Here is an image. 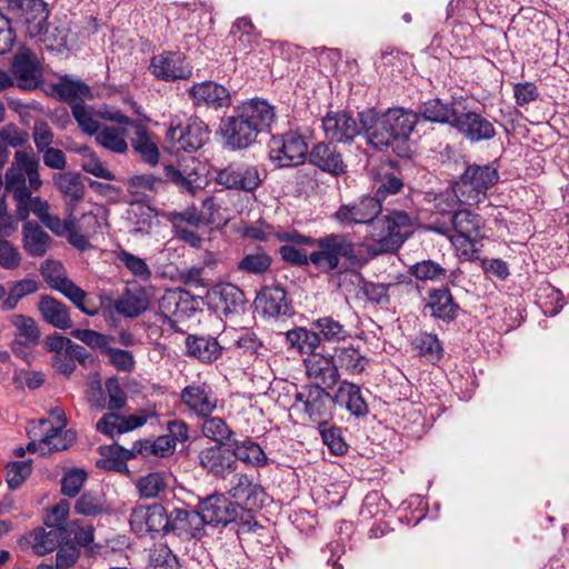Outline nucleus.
I'll return each instance as SVG.
<instances>
[{"instance_id": "obj_53", "label": "nucleus", "mask_w": 569, "mask_h": 569, "mask_svg": "<svg viewBox=\"0 0 569 569\" xmlns=\"http://www.w3.org/2000/svg\"><path fill=\"white\" fill-rule=\"evenodd\" d=\"M317 427L323 443L332 455L343 456L347 453L349 446L343 438L341 427L330 425V422H325Z\"/></svg>"}, {"instance_id": "obj_50", "label": "nucleus", "mask_w": 569, "mask_h": 569, "mask_svg": "<svg viewBox=\"0 0 569 569\" xmlns=\"http://www.w3.org/2000/svg\"><path fill=\"white\" fill-rule=\"evenodd\" d=\"M38 67V60L36 54L26 46L22 50L17 53L11 63L12 74L22 81L33 80Z\"/></svg>"}, {"instance_id": "obj_63", "label": "nucleus", "mask_w": 569, "mask_h": 569, "mask_svg": "<svg viewBox=\"0 0 569 569\" xmlns=\"http://www.w3.org/2000/svg\"><path fill=\"white\" fill-rule=\"evenodd\" d=\"M12 323L18 330L16 338L27 341V343H38L40 331L37 322L31 317L17 315L13 317Z\"/></svg>"}, {"instance_id": "obj_19", "label": "nucleus", "mask_w": 569, "mask_h": 569, "mask_svg": "<svg viewBox=\"0 0 569 569\" xmlns=\"http://www.w3.org/2000/svg\"><path fill=\"white\" fill-rule=\"evenodd\" d=\"M198 463L207 476L217 480L227 479L238 468L231 448L227 445H212L201 449L198 453Z\"/></svg>"}, {"instance_id": "obj_42", "label": "nucleus", "mask_w": 569, "mask_h": 569, "mask_svg": "<svg viewBox=\"0 0 569 569\" xmlns=\"http://www.w3.org/2000/svg\"><path fill=\"white\" fill-rule=\"evenodd\" d=\"M271 266V256L261 246H256L253 252L244 253L237 262V271L246 274L261 276L268 272Z\"/></svg>"}, {"instance_id": "obj_29", "label": "nucleus", "mask_w": 569, "mask_h": 569, "mask_svg": "<svg viewBox=\"0 0 569 569\" xmlns=\"http://www.w3.org/2000/svg\"><path fill=\"white\" fill-rule=\"evenodd\" d=\"M333 391L336 409L343 408L358 419L368 416L369 406L362 396L360 386L342 380Z\"/></svg>"}, {"instance_id": "obj_14", "label": "nucleus", "mask_w": 569, "mask_h": 569, "mask_svg": "<svg viewBox=\"0 0 569 569\" xmlns=\"http://www.w3.org/2000/svg\"><path fill=\"white\" fill-rule=\"evenodd\" d=\"M256 308L262 317L280 319L296 313L293 301L280 283L263 286L256 296Z\"/></svg>"}, {"instance_id": "obj_18", "label": "nucleus", "mask_w": 569, "mask_h": 569, "mask_svg": "<svg viewBox=\"0 0 569 569\" xmlns=\"http://www.w3.org/2000/svg\"><path fill=\"white\" fill-rule=\"evenodd\" d=\"M310 166L333 178H339L348 172L345 154L336 142L319 141L309 149L308 160Z\"/></svg>"}, {"instance_id": "obj_9", "label": "nucleus", "mask_w": 569, "mask_h": 569, "mask_svg": "<svg viewBox=\"0 0 569 569\" xmlns=\"http://www.w3.org/2000/svg\"><path fill=\"white\" fill-rule=\"evenodd\" d=\"M308 156V142L299 130L272 134L268 142V157L277 169L298 168L307 162Z\"/></svg>"}, {"instance_id": "obj_15", "label": "nucleus", "mask_w": 569, "mask_h": 569, "mask_svg": "<svg viewBox=\"0 0 569 569\" xmlns=\"http://www.w3.org/2000/svg\"><path fill=\"white\" fill-rule=\"evenodd\" d=\"M8 10L26 26L30 38L48 32L49 9L43 0H10Z\"/></svg>"}, {"instance_id": "obj_39", "label": "nucleus", "mask_w": 569, "mask_h": 569, "mask_svg": "<svg viewBox=\"0 0 569 569\" xmlns=\"http://www.w3.org/2000/svg\"><path fill=\"white\" fill-rule=\"evenodd\" d=\"M229 447L231 448L234 462L237 463L238 460L253 467H262L268 463V458L263 449L251 438H246L244 440L233 439V441L229 443Z\"/></svg>"}, {"instance_id": "obj_34", "label": "nucleus", "mask_w": 569, "mask_h": 569, "mask_svg": "<svg viewBox=\"0 0 569 569\" xmlns=\"http://www.w3.org/2000/svg\"><path fill=\"white\" fill-rule=\"evenodd\" d=\"M100 299L102 306H104V301L109 305L113 303L117 312L127 318H137L149 308V299L143 288H138L136 290L126 288L122 297L114 301L110 298Z\"/></svg>"}, {"instance_id": "obj_1", "label": "nucleus", "mask_w": 569, "mask_h": 569, "mask_svg": "<svg viewBox=\"0 0 569 569\" xmlns=\"http://www.w3.org/2000/svg\"><path fill=\"white\" fill-rule=\"evenodd\" d=\"M368 147L378 152L391 151L401 159L415 153L410 139L418 124L415 110L405 107H368L358 112Z\"/></svg>"}, {"instance_id": "obj_22", "label": "nucleus", "mask_w": 569, "mask_h": 569, "mask_svg": "<svg viewBox=\"0 0 569 569\" xmlns=\"http://www.w3.org/2000/svg\"><path fill=\"white\" fill-rule=\"evenodd\" d=\"M228 493L243 510L247 509L253 512L254 516L256 510L261 509L267 499L264 488L244 473L233 476Z\"/></svg>"}, {"instance_id": "obj_11", "label": "nucleus", "mask_w": 569, "mask_h": 569, "mask_svg": "<svg viewBox=\"0 0 569 569\" xmlns=\"http://www.w3.org/2000/svg\"><path fill=\"white\" fill-rule=\"evenodd\" d=\"M452 129L470 143L490 141L497 136L495 119H490L479 108L470 107L462 98Z\"/></svg>"}, {"instance_id": "obj_7", "label": "nucleus", "mask_w": 569, "mask_h": 569, "mask_svg": "<svg viewBox=\"0 0 569 569\" xmlns=\"http://www.w3.org/2000/svg\"><path fill=\"white\" fill-rule=\"evenodd\" d=\"M495 160L486 164L467 163L462 167V172L450 180V188L462 194L465 203H478L481 198L487 196L499 181L498 166Z\"/></svg>"}, {"instance_id": "obj_4", "label": "nucleus", "mask_w": 569, "mask_h": 569, "mask_svg": "<svg viewBox=\"0 0 569 569\" xmlns=\"http://www.w3.org/2000/svg\"><path fill=\"white\" fill-rule=\"evenodd\" d=\"M312 264L323 271L337 270L341 260L352 267H362L368 262L363 254L367 243L355 241L349 232H332L312 238Z\"/></svg>"}, {"instance_id": "obj_47", "label": "nucleus", "mask_w": 569, "mask_h": 569, "mask_svg": "<svg viewBox=\"0 0 569 569\" xmlns=\"http://www.w3.org/2000/svg\"><path fill=\"white\" fill-rule=\"evenodd\" d=\"M77 440V432L73 429H47L41 437V446L44 452L42 456L69 449Z\"/></svg>"}, {"instance_id": "obj_56", "label": "nucleus", "mask_w": 569, "mask_h": 569, "mask_svg": "<svg viewBox=\"0 0 569 569\" xmlns=\"http://www.w3.org/2000/svg\"><path fill=\"white\" fill-rule=\"evenodd\" d=\"M71 112L83 133L96 136L99 131V122L93 117L91 107L87 106L83 100H79L71 104Z\"/></svg>"}, {"instance_id": "obj_43", "label": "nucleus", "mask_w": 569, "mask_h": 569, "mask_svg": "<svg viewBox=\"0 0 569 569\" xmlns=\"http://www.w3.org/2000/svg\"><path fill=\"white\" fill-rule=\"evenodd\" d=\"M310 326H312V329L316 331L320 345L322 342H339L349 337V331L346 327L331 316L312 320Z\"/></svg>"}, {"instance_id": "obj_64", "label": "nucleus", "mask_w": 569, "mask_h": 569, "mask_svg": "<svg viewBox=\"0 0 569 569\" xmlns=\"http://www.w3.org/2000/svg\"><path fill=\"white\" fill-rule=\"evenodd\" d=\"M40 273L44 281L53 289H57L63 280L69 279L66 276L62 262L53 259H47L41 263Z\"/></svg>"}, {"instance_id": "obj_32", "label": "nucleus", "mask_w": 569, "mask_h": 569, "mask_svg": "<svg viewBox=\"0 0 569 569\" xmlns=\"http://www.w3.org/2000/svg\"><path fill=\"white\" fill-rule=\"evenodd\" d=\"M38 310L43 321L57 329L67 330L73 327L69 308L52 296H41L38 302Z\"/></svg>"}, {"instance_id": "obj_26", "label": "nucleus", "mask_w": 569, "mask_h": 569, "mask_svg": "<svg viewBox=\"0 0 569 569\" xmlns=\"http://www.w3.org/2000/svg\"><path fill=\"white\" fill-rule=\"evenodd\" d=\"M306 375L310 379L306 385H318L327 389L335 388L342 381L340 372L330 355H313V358L305 359Z\"/></svg>"}, {"instance_id": "obj_58", "label": "nucleus", "mask_w": 569, "mask_h": 569, "mask_svg": "<svg viewBox=\"0 0 569 569\" xmlns=\"http://www.w3.org/2000/svg\"><path fill=\"white\" fill-rule=\"evenodd\" d=\"M32 472V460L10 461L6 467V480L11 490H17Z\"/></svg>"}, {"instance_id": "obj_52", "label": "nucleus", "mask_w": 569, "mask_h": 569, "mask_svg": "<svg viewBox=\"0 0 569 569\" xmlns=\"http://www.w3.org/2000/svg\"><path fill=\"white\" fill-rule=\"evenodd\" d=\"M53 183L58 190L73 201H80L84 196V184L80 174L76 172H62L53 176Z\"/></svg>"}, {"instance_id": "obj_13", "label": "nucleus", "mask_w": 569, "mask_h": 569, "mask_svg": "<svg viewBox=\"0 0 569 569\" xmlns=\"http://www.w3.org/2000/svg\"><path fill=\"white\" fill-rule=\"evenodd\" d=\"M383 207L373 194H363L350 203H342L331 218L342 227L371 224L382 212Z\"/></svg>"}, {"instance_id": "obj_46", "label": "nucleus", "mask_w": 569, "mask_h": 569, "mask_svg": "<svg viewBox=\"0 0 569 569\" xmlns=\"http://www.w3.org/2000/svg\"><path fill=\"white\" fill-rule=\"evenodd\" d=\"M136 137L131 141L133 150L140 156V158L150 166H156L159 161V149L158 146L150 139L148 129L138 123L134 127Z\"/></svg>"}, {"instance_id": "obj_60", "label": "nucleus", "mask_w": 569, "mask_h": 569, "mask_svg": "<svg viewBox=\"0 0 569 569\" xmlns=\"http://www.w3.org/2000/svg\"><path fill=\"white\" fill-rule=\"evenodd\" d=\"M96 142L114 153H124L128 143L120 137L119 130L113 127H104L96 133Z\"/></svg>"}, {"instance_id": "obj_23", "label": "nucleus", "mask_w": 569, "mask_h": 569, "mask_svg": "<svg viewBox=\"0 0 569 569\" xmlns=\"http://www.w3.org/2000/svg\"><path fill=\"white\" fill-rule=\"evenodd\" d=\"M204 520L199 510H188L183 508H173L169 512V531L180 538L189 541L192 539H201L204 533Z\"/></svg>"}, {"instance_id": "obj_10", "label": "nucleus", "mask_w": 569, "mask_h": 569, "mask_svg": "<svg viewBox=\"0 0 569 569\" xmlns=\"http://www.w3.org/2000/svg\"><path fill=\"white\" fill-rule=\"evenodd\" d=\"M209 134L208 126L200 118L176 114L170 118L166 140L176 150L194 152L206 144Z\"/></svg>"}, {"instance_id": "obj_54", "label": "nucleus", "mask_w": 569, "mask_h": 569, "mask_svg": "<svg viewBox=\"0 0 569 569\" xmlns=\"http://www.w3.org/2000/svg\"><path fill=\"white\" fill-rule=\"evenodd\" d=\"M153 209L141 201H132L128 210V220L134 233H149L152 227Z\"/></svg>"}, {"instance_id": "obj_57", "label": "nucleus", "mask_w": 569, "mask_h": 569, "mask_svg": "<svg viewBox=\"0 0 569 569\" xmlns=\"http://www.w3.org/2000/svg\"><path fill=\"white\" fill-rule=\"evenodd\" d=\"M117 259L139 280L147 282L152 272L144 259L121 249L117 252Z\"/></svg>"}, {"instance_id": "obj_55", "label": "nucleus", "mask_w": 569, "mask_h": 569, "mask_svg": "<svg viewBox=\"0 0 569 569\" xmlns=\"http://www.w3.org/2000/svg\"><path fill=\"white\" fill-rule=\"evenodd\" d=\"M408 272L420 281L438 282L447 277V269L431 259L416 262L409 267Z\"/></svg>"}, {"instance_id": "obj_41", "label": "nucleus", "mask_w": 569, "mask_h": 569, "mask_svg": "<svg viewBox=\"0 0 569 569\" xmlns=\"http://www.w3.org/2000/svg\"><path fill=\"white\" fill-rule=\"evenodd\" d=\"M52 89L59 101L70 104L77 102V98H80V100L93 98L92 90L86 82L72 80L68 76H63L60 82L52 86Z\"/></svg>"}, {"instance_id": "obj_12", "label": "nucleus", "mask_w": 569, "mask_h": 569, "mask_svg": "<svg viewBox=\"0 0 569 569\" xmlns=\"http://www.w3.org/2000/svg\"><path fill=\"white\" fill-rule=\"evenodd\" d=\"M462 309L453 297L448 284L432 287L427 290L422 300V313L429 315L433 320L450 325L455 322Z\"/></svg>"}, {"instance_id": "obj_38", "label": "nucleus", "mask_w": 569, "mask_h": 569, "mask_svg": "<svg viewBox=\"0 0 569 569\" xmlns=\"http://www.w3.org/2000/svg\"><path fill=\"white\" fill-rule=\"evenodd\" d=\"M286 343L291 350H296L301 355H308L313 358V355H319L317 350L321 348L319 338L316 331L310 328L296 327L286 332Z\"/></svg>"}, {"instance_id": "obj_40", "label": "nucleus", "mask_w": 569, "mask_h": 569, "mask_svg": "<svg viewBox=\"0 0 569 569\" xmlns=\"http://www.w3.org/2000/svg\"><path fill=\"white\" fill-rule=\"evenodd\" d=\"M358 297L370 305L379 306L381 308L390 305L391 298L389 290L396 287V283L373 282L367 280L361 273H358Z\"/></svg>"}, {"instance_id": "obj_20", "label": "nucleus", "mask_w": 569, "mask_h": 569, "mask_svg": "<svg viewBox=\"0 0 569 569\" xmlns=\"http://www.w3.org/2000/svg\"><path fill=\"white\" fill-rule=\"evenodd\" d=\"M216 182L226 189L252 192L262 182L256 166L231 162L217 171Z\"/></svg>"}, {"instance_id": "obj_35", "label": "nucleus", "mask_w": 569, "mask_h": 569, "mask_svg": "<svg viewBox=\"0 0 569 569\" xmlns=\"http://www.w3.org/2000/svg\"><path fill=\"white\" fill-rule=\"evenodd\" d=\"M52 242L51 237L37 221H26L22 226V246L30 257H43Z\"/></svg>"}, {"instance_id": "obj_8", "label": "nucleus", "mask_w": 569, "mask_h": 569, "mask_svg": "<svg viewBox=\"0 0 569 569\" xmlns=\"http://www.w3.org/2000/svg\"><path fill=\"white\" fill-rule=\"evenodd\" d=\"M293 407L311 423L331 422L337 412L335 391L318 385H302L293 395Z\"/></svg>"}, {"instance_id": "obj_27", "label": "nucleus", "mask_w": 569, "mask_h": 569, "mask_svg": "<svg viewBox=\"0 0 569 569\" xmlns=\"http://www.w3.org/2000/svg\"><path fill=\"white\" fill-rule=\"evenodd\" d=\"M181 402L197 417L209 418L217 409L218 399L207 383H191L180 392Z\"/></svg>"}, {"instance_id": "obj_45", "label": "nucleus", "mask_w": 569, "mask_h": 569, "mask_svg": "<svg viewBox=\"0 0 569 569\" xmlns=\"http://www.w3.org/2000/svg\"><path fill=\"white\" fill-rule=\"evenodd\" d=\"M118 449L119 443L116 441L111 445L99 446L97 451L101 458L96 461V467L108 472L129 475L128 465L123 461L121 451Z\"/></svg>"}, {"instance_id": "obj_16", "label": "nucleus", "mask_w": 569, "mask_h": 569, "mask_svg": "<svg viewBox=\"0 0 569 569\" xmlns=\"http://www.w3.org/2000/svg\"><path fill=\"white\" fill-rule=\"evenodd\" d=\"M149 71L158 80L173 82L188 80L192 76V67L181 51L164 50L151 58Z\"/></svg>"}, {"instance_id": "obj_31", "label": "nucleus", "mask_w": 569, "mask_h": 569, "mask_svg": "<svg viewBox=\"0 0 569 569\" xmlns=\"http://www.w3.org/2000/svg\"><path fill=\"white\" fill-rule=\"evenodd\" d=\"M43 527L34 528L30 535V543L34 553L44 556L70 540L71 529L67 527Z\"/></svg>"}, {"instance_id": "obj_6", "label": "nucleus", "mask_w": 569, "mask_h": 569, "mask_svg": "<svg viewBox=\"0 0 569 569\" xmlns=\"http://www.w3.org/2000/svg\"><path fill=\"white\" fill-rule=\"evenodd\" d=\"M415 218L411 213L392 209L373 224L369 238L373 243L367 246V253L373 258L383 253H396L412 233Z\"/></svg>"}, {"instance_id": "obj_51", "label": "nucleus", "mask_w": 569, "mask_h": 569, "mask_svg": "<svg viewBox=\"0 0 569 569\" xmlns=\"http://www.w3.org/2000/svg\"><path fill=\"white\" fill-rule=\"evenodd\" d=\"M202 435L212 440L214 445H227L233 441L234 432L227 422L219 417L204 418L201 427Z\"/></svg>"}, {"instance_id": "obj_17", "label": "nucleus", "mask_w": 569, "mask_h": 569, "mask_svg": "<svg viewBox=\"0 0 569 569\" xmlns=\"http://www.w3.org/2000/svg\"><path fill=\"white\" fill-rule=\"evenodd\" d=\"M322 129L326 139L336 143L350 144L363 134L362 123L346 110L327 112L322 118Z\"/></svg>"}, {"instance_id": "obj_5", "label": "nucleus", "mask_w": 569, "mask_h": 569, "mask_svg": "<svg viewBox=\"0 0 569 569\" xmlns=\"http://www.w3.org/2000/svg\"><path fill=\"white\" fill-rule=\"evenodd\" d=\"M198 509H201L206 526L226 528L229 525H234L239 536L264 529L257 521L253 512L243 510L224 493H212L201 499Z\"/></svg>"}, {"instance_id": "obj_49", "label": "nucleus", "mask_w": 569, "mask_h": 569, "mask_svg": "<svg viewBox=\"0 0 569 569\" xmlns=\"http://www.w3.org/2000/svg\"><path fill=\"white\" fill-rule=\"evenodd\" d=\"M412 347L429 362L437 363L443 357L442 342L435 333L420 332L412 341Z\"/></svg>"}, {"instance_id": "obj_30", "label": "nucleus", "mask_w": 569, "mask_h": 569, "mask_svg": "<svg viewBox=\"0 0 569 569\" xmlns=\"http://www.w3.org/2000/svg\"><path fill=\"white\" fill-rule=\"evenodd\" d=\"M218 308L224 316L238 315L244 312L247 299L244 292L232 283H218L208 292Z\"/></svg>"}, {"instance_id": "obj_59", "label": "nucleus", "mask_w": 569, "mask_h": 569, "mask_svg": "<svg viewBox=\"0 0 569 569\" xmlns=\"http://www.w3.org/2000/svg\"><path fill=\"white\" fill-rule=\"evenodd\" d=\"M136 487L140 498H156L167 487L164 477L160 472H150L137 480Z\"/></svg>"}, {"instance_id": "obj_3", "label": "nucleus", "mask_w": 569, "mask_h": 569, "mask_svg": "<svg viewBox=\"0 0 569 569\" xmlns=\"http://www.w3.org/2000/svg\"><path fill=\"white\" fill-rule=\"evenodd\" d=\"M40 161L31 146L17 150L14 160L6 171L4 191L16 203V217L29 221L30 213L39 220L49 213V202L39 196H32L42 187L39 173Z\"/></svg>"}, {"instance_id": "obj_24", "label": "nucleus", "mask_w": 569, "mask_h": 569, "mask_svg": "<svg viewBox=\"0 0 569 569\" xmlns=\"http://www.w3.org/2000/svg\"><path fill=\"white\" fill-rule=\"evenodd\" d=\"M462 98L463 97L443 100L433 97L421 102L418 109L415 110L418 123L422 120L430 123L447 124L452 129V119L457 117Z\"/></svg>"}, {"instance_id": "obj_25", "label": "nucleus", "mask_w": 569, "mask_h": 569, "mask_svg": "<svg viewBox=\"0 0 569 569\" xmlns=\"http://www.w3.org/2000/svg\"><path fill=\"white\" fill-rule=\"evenodd\" d=\"M187 92L196 107L206 106L218 110L229 108L232 103L229 89L212 80L194 83Z\"/></svg>"}, {"instance_id": "obj_33", "label": "nucleus", "mask_w": 569, "mask_h": 569, "mask_svg": "<svg viewBox=\"0 0 569 569\" xmlns=\"http://www.w3.org/2000/svg\"><path fill=\"white\" fill-rule=\"evenodd\" d=\"M223 347L211 336L188 335L186 355L203 363H211L222 356Z\"/></svg>"}, {"instance_id": "obj_44", "label": "nucleus", "mask_w": 569, "mask_h": 569, "mask_svg": "<svg viewBox=\"0 0 569 569\" xmlns=\"http://www.w3.org/2000/svg\"><path fill=\"white\" fill-rule=\"evenodd\" d=\"M74 512L86 517L109 515L111 507L103 495L94 491H84L74 503Z\"/></svg>"}, {"instance_id": "obj_36", "label": "nucleus", "mask_w": 569, "mask_h": 569, "mask_svg": "<svg viewBox=\"0 0 569 569\" xmlns=\"http://www.w3.org/2000/svg\"><path fill=\"white\" fill-rule=\"evenodd\" d=\"M405 180L400 172L380 168L373 178L372 194L383 207V202L391 196L402 193Z\"/></svg>"}, {"instance_id": "obj_21", "label": "nucleus", "mask_w": 569, "mask_h": 569, "mask_svg": "<svg viewBox=\"0 0 569 569\" xmlns=\"http://www.w3.org/2000/svg\"><path fill=\"white\" fill-rule=\"evenodd\" d=\"M130 527L137 533H160L168 535L169 512L163 505L137 506L130 513Z\"/></svg>"}, {"instance_id": "obj_48", "label": "nucleus", "mask_w": 569, "mask_h": 569, "mask_svg": "<svg viewBox=\"0 0 569 569\" xmlns=\"http://www.w3.org/2000/svg\"><path fill=\"white\" fill-rule=\"evenodd\" d=\"M9 291L7 298L1 303V309L4 311H11L16 309L18 302L34 292L40 288V283L33 279H22L18 281L8 282Z\"/></svg>"}, {"instance_id": "obj_28", "label": "nucleus", "mask_w": 569, "mask_h": 569, "mask_svg": "<svg viewBox=\"0 0 569 569\" xmlns=\"http://www.w3.org/2000/svg\"><path fill=\"white\" fill-rule=\"evenodd\" d=\"M486 221L477 212L470 209H460L455 211L451 216V226L460 238H463L471 247L470 259H477L475 254L477 249L475 248L476 242L481 241L486 238L482 233Z\"/></svg>"}, {"instance_id": "obj_62", "label": "nucleus", "mask_w": 569, "mask_h": 569, "mask_svg": "<svg viewBox=\"0 0 569 569\" xmlns=\"http://www.w3.org/2000/svg\"><path fill=\"white\" fill-rule=\"evenodd\" d=\"M150 566L153 569H180L178 557L167 545H158L150 552Z\"/></svg>"}, {"instance_id": "obj_2", "label": "nucleus", "mask_w": 569, "mask_h": 569, "mask_svg": "<svg viewBox=\"0 0 569 569\" xmlns=\"http://www.w3.org/2000/svg\"><path fill=\"white\" fill-rule=\"evenodd\" d=\"M276 117V108L267 99H244L221 117L217 133L226 149L246 150L258 142L261 133L270 132Z\"/></svg>"}, {"instance_id": "obj_37", "label": "nucleus", "mask_w": 569, "mask_h": 569, "mask_svg": "<svg viewBox=\"0 0 569 569\" xmlns=\"http://www.w3.org/2000/svg\"><path fill=\"white\" fill-rule=\"evenodd\" d=\"M338 368L350 375L362 373L369 365V359L361 352L359 347L353 345L340 346L335 348L333 355H330Z\"/></svg>"}, {"instance_id": "obj_61", "label": "nucleus", "mask_w": 569, "mask_h": 569, "mask_svg": "<svg viewBox=\"0 0 569 569\" xmlns=\"http://www.w3.org/2000/svg\"><path fill=\"white\" fill-rule=\"evenodd\" d=\"M87 479L88 473L84 469H70L61 479V493L66 497L74 498L81 491Z\"/></svg>"}]
</instances>
